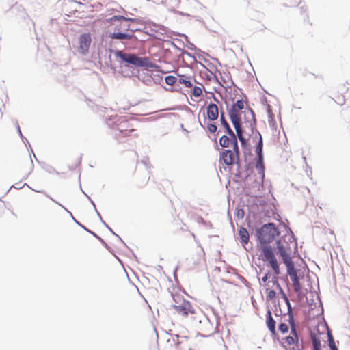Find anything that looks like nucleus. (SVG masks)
I'll return each instance as SVG.
<instances>
[{"instance_id":"nucleus-27","label":"nucleus","mask_w":350,"mask_h":350,"mask_svg":"<svg viewBox=\"0 0 350 350\" xmlns=\"http://www.w3.org/2000/svg\"><path fill=\"white\" fill-rule=\"evenodd\" d=\"M232 138H233L234 143H233V150H232V152H233L234 154H237V156L239 157V146H238V143H237L236 136L234 135V137H232Z\"/></svg>"},{"instance_id":"nucleus-26","label":"nucleus","mask_w":350,"mask_h":350,"mask_svg":"<svg viewBox=\"0 0 350 350\" xmlns=\"http://www.w3.org/2000/svg\"><path fill=\"white\" fill-rule=\"evenodd\" d=\"M267 112L269 117V122H271L274 120V114L272 111L271 107L269 105L267 106Z\"/></svg>"},{"instance_id":"nucleus-1","label":"nucleus","mask_w":350,"mask_h":350,"mask_svg":"<svg viewBox=\"0 0 350 350\" xmlns=\"http://www.w3.org/2000/svg\"><path fill=\"white\" fill-rule=\"evenodd\" d=\"M229 116L236 130L237 137L243 146L245 144V140L243 136L241 122L243 120L246 122L254 120V112L243 99H239L232 105L229 110Z\"/></svg>"},{"instance_id":"nucleus-2","label":"nucleus","mask_w":350,"mask_h":350,"mask_svg":"<svg viewBox=\"0 0 350 350\" xmlns=\"http://www.w3.org/2000/svg\"><path fill=\"white\" fill-rule=\"evenodd\" d=\"M116 55L124 62L140 67L159 68V66L152 63L147 57H140L135 54L124 53L122 51H117Z\"/></svg>"},{"instance_id":"nucleus-17","label":"nucleus","mask_w":350,"mask_h":350,"mask_svg":"<svg viewBox=\"0 0 350 350\" xmlns=\"http://www.w3.org/2000/svg\"><path fill=\"white\" fill-rule=\"evenodd\" d=\"M220 120H221V122L222 124V125L224 126V127L226 129L227 133L232 137H234V132L232 131V130L230 129L228 123L227 122V121L226 120L225 118H224V113L221 112V116H220Z\"/></svg>"},{"instance_id":"nucleus-30","label":"nucleus","mask_w":350,"mask_h":350,"mask_svg":"<svg viewBox=\"0 0 350 350\" xmlns=\"http://www.w3.org/2000/svg\"><path fill=\"white\" fill-rule=\"evenodd\" d=\"M278 329L282 334H286L288 330V326L286 323H280Z\"/></svg>"},{"instance_id":"nucleus-20","label":"nucleus","mask_w":350,"mask_h":350,"mask_svg":"<svg viewBox=\"0 0 350 350\" xmlns=\"http://www.w3.org/2000/svg\"><path fill=\"white\" fill-rule=\"evenodd\" d=\"M262 147H263L262 138V136L260 135V139L258 142V144L256 146V152L258 157H263Z\"/></svg>"},{"instance_id":"nucleus-33","label":"nucleus","mask_w":350,"mask_h":350,"mask_svg":"<svg viewBox=\"0 0 350 350\" xmlns=\"http://www.w3.org/2000/svg\"><path fill=\"white\" fill-rule=\"evenodd\" d=\"M267 299H273L275 297L276 293L274 290H271L269 288V290H267Z\"/></svg>"},{"instance_id":"nucleus-34","label":"nucleus","mask_w":350,"mask_h":350,"mask_svg":"<svg viewBox=\"0 0 350 350\" xmlns=\"http://www.w3.org/2000/svg\"><path fill=\"white\" fill-rule=\"evenodd\" d=\"M344 101H345V99H344V98H342V99L340 100V102H338V101H336V102H337L338 104H342V103H344Z\"/></svg>"},{"instance_id":"nucleus-3","label":"nucleus","mask_w":350,"mask_h":350,"mask_svg":"<svg viewBox=\"0 0 350 350\" xmlns=\"http://www.w3.org/2000/svg\"><path fill=\"white\" fill-rule=\"evenodd\" d=\"M278 235L279 231L273 223L265 224L258 231V239L260 243L265 245L271 243Z\"/></svg>"},{"instance_id":"nucleus-11","label":"nucleus","mask_w":350,"mask_h":350,"mask_svg":"<svg viewBox=\"0 0 350 350\" xmlns=\"http://www.w3.org/2000/svg\"><path fill=\"white\" fill-rule=\"evenodd\" d=\"M206 116L208 120L215 121L219 117V109L216 104L210 103L206 107Z\"/></svg>"},{"instance_id":"nucleus-13","label":"nucleus","mask_w":350,"mask_h":350,"mask_svg":"<svg viewBox=\"0 0 350 350\" xmlns=\"http://www.w3.org/2000/svg\"><path fill=\"white\" fill-rule=\"evenodd\" d=\"M266 318H267L266 323H267V326L269 330L271 332V333L272 334L275 335L276 334L275 321L273 319V317L271 316V312L269 310L267 312Z\"/></svg>"},{"instance_id":"nucleus-22","label":"nucleus","mask_w":350,"mask_h":350,"mask_svg":"<svg viewBox=\"0 0 350 350\" xmlns=\"http://www.w3.org/2000/svg\"><path fill=\"white\" fill-rule=\"evenodd\" d=\"M219 144L222 147L226 148L230 145V139L226 135H223L219 139Z\"/></svg>"},{"instance_id":"nucleus-25","label":"nucleus","mask_w":350,"mask_h":350,"mask_svg":"<svg viewBox=\"0 0 350 350\" xmlns=\"http://www.w3.org/2000/svg\"><path fill=\"white\" fill-rule=\"evenodd\" d=\"M272 282H273V284H275V285L277 286V287H278V288H280V290L281 293H282V294H283V297H284V299L286 300V301L287 302V304L289 305L288 299V298H287L286 295L284 293L283 290H282V288L280 287V284H279V283H278V279H277V278H276V277H274V278H273V280Z\"/></svg>"},{"instance_id":"nucleus-29","label":"nucleus","mask_w":350,"mask_h":350,"mask_svg":"<svg viewBox=\"0 0 350 350\" xmlns=\"http://www.w3.org/2000/svg\"><path fill=\"white\" fill-rule=\"evenodd\" d=\"M202 94V89L200 87L195 86L193 89V95L195 97H199Z\"/></svg>"},{"instance_id":"nucleus-24","label":"nucleus","mask_w":350,"mask_h":350,"mask_svg":"<svg viewBox=\"0 0 350 350\" xmlns=\"http://www.w3.org/2000/svg\"><path fill=\"white\" fill-rule=\"evenodd\" d=\"M133 21V20L131 19V18H126L123 16H120V15H116V16H113V17L110 18L108 21L109 22H111V21Z\"/></svg>"},{"instance_id":"nucleus-23","label":"nucleus","mask_w":350,"mask_h":350,"mask_svg":"<svg viewBox=\"0 0 350 350\" xmlns=\"http://www.w3.org/2000/svg\"><path fill=\"white\" fill-rule=\"evenodd\" d=\"M165 81L167 85L172 86L176 83L177 78L174 76L169 75L165 77Z\"/></svg>"},{"instance_id":"nucleus-36","label":"nucleus","mask_w":350,"mask_h":350,"mask_svg":"<svg viewBox=\"0 0 350 350\" xmlns=\"http://www.w3.org/2000/svg\"><path fill=\"white\" fill-rule=\"evenodd\" d=\"M134 136H135V137H139V135H138L137 134H135V135H134Z\"/></svg>"},{"instance_id":"nucleus-16","label":"nucleus","mask_w":350,"mask_h":350,"mask_svg":"<svg viewBox=\"0 0 350 350\" xmlns=\"http://www.w3.org/2000/svg\"><path fill=\"white\" fill-rule=\"evenodd\" d=\"M109 38L111 39H119V40H124V39H131L133 38V35L124 33H111L109 34Z\"/></svg>"},{"instance_id":"nucleus-35","label":"nucleus","mask_w":350,"mask_h":350,"mask_svg":"<svg viewBox=\"0 0 350 350\" xmlns=\"http://www.w3.org/2000/svg\"><path fill=\"white\" fill-rule=\"evenodd\" d=\"M213 98H214V100H215L216 102L219 103L218 99H217V98H215V96H213Z\"/></svg>"},{"instance_id":"nucleus-18","label":"nucleus","mask_w":350,"mask_h":350,"mask_svg":"<svg viewBox=\"0 0 350 350\" xmlns=\"http://www.w3.org/2000/svg\"><path fill=\"white\" fill-rule=\"evenodd\" d=\"M311 340L314 350H321V340L317 334L313 333L311 334Z\"/></svg>"},{"instance_id":"nucleus-7","label":"nucleus","mask_w":350,"mask_h":350,"mask_svg":"<svg viewBox=\"0 0 350 350\" xmlns=\"http://www.w3.org/2000/svg\"><path fill=\"white\" fill-rule=\"evenodd\" d=\"M287 273L289 275L293 289L295 293L299 294L301 290V285L299 282V278L297 275V271L295 268L294 263L286 265Z\"/></svg>"},{"instance_id":"nucleus-8","label":"nucleus","mask_w":350,"mask_h":350,"mask_svg":"<svg viewBox=\"0 0 350 350\" xmlns=\"http://www.w3.org/2000/svg\"><path fill=\"white\" fill-rule=\"evenodd\" d=\"M92 38L89 33L81 34L79 38L78 51L82 55L86 54L90 49Z\"/></svg>"},{"instance_id":"nucleus-10","label":"nucleus","mask_w":350,"mask_h":350,"mask_svg":"<svg viewBox=\"0 0 350 350\" xmlns=\"http://www.w3.org/2000/svg\"><path fill=\"white\" fill-rule=\"evenodd\" d=\"M118 130L124 137L129 136L130 133L135 131L131 124H130L127 121L124 120H122L118 124Z\"/></svg>"},{"instance_id":"nucleus-5","label":"nucleus","mask_w":350,"mask_h":350,"mask_svg":"<svg viewBox=\"0 0 350 350\" xmlns=\"http://www.w3.org/2000/svg\"><path fill=\"white\" fill-rule=\"evenodd\" d=\"M262 260L264 262H269L270 267L272 268L274 273L276 275L280 274V270L279 267V264L278 263L277 259L275 258V254L273 251V249L268 245H264L262 247Z\"/></svg>"},{"instance_id":"nucleus-32","label":"nucleus","mask_w":350,"mask_h":350,"mask_svg":"<svg viewBox=\"0 0 350 350\" xmlns=\"http://www.w3.org/2000/svg\"><path fill=\"white\" fill-rule=\"evenodd\" d=\"M269 273H266L262 278V281L265 283V286H266V290H269V288H270V285H269V282H267L268 279H269Z\"/></svg>"},{"instance_id":"nucleus-9","label":"nucleus","mask_w":350,"mask_h":350,"mask_svg":"<svg viewBox=\"0 0 350 350\" xmlns=\"http://www.w3.org/2000/svg\"><path fill=\"white\" fill-rule=\"evenodd\" d=\"M220 160H221L225 165L230 166L238 163L239 159L237 154L232 152L231 150H223L220 153Z\"/></svg>"},{"instance_id":"nucleus-28","label":"nucleus","mask_w":350,"mask_h":350,"mask_svg":"<svg viewBox=\"0 0 350 350\" xmlns=\"http://www.w3.org/2000/svg\"><path fill=\"white\" fill-rule=\"evenodd\" d=\"M206 129L211 133H215L217 131V126L214 123L207 122L206 123Z\"/></svg>"},{"instance_id":"nucleus-12","label":"nucleus","mask_w":350,"mask_h":350,"mask_svg":"<svg viewBox=\"0 0 350 350\" xmlns=\"http://www.w3.org/2000/svg\"><path fill=\"white\" fill-rule=\"evenodd\" d=\"M291 334H290V336L285 338V342L288 345H294L295 343L298 342V339H299L297 333L296 332L295 325L294 322L293 321V318L291 317Z\"/></svg>"},{"instance_id":"nucleus-6","label":"nucleus","mask_w":350,"mask_h":350,"mask_svg":"<svg viewBox=\"0 0 350 350\" xmlns=\"http://www.w3.org/2000/svg\"><path fill=\"white\" fill-rule=\"evenodd\" d=\"M291 250V247L286 242L281 239L277 241V254L282 258L286 266L293 263L290 256Z\"/></svg>"},{"instance_id":"nucleus-21","label":"nucleus","mask_w":350,"mask_h":350,"mask_svg":"<svg viewBox=\"0 0 350 350\" xmlns=\"http://www.w3.org/2000/svg\"><path fill=\"white\" fill-rule=\"evenodd\" d=\"M256 168L258 170L260 174L264 175L265 167L263 165V157H258V160L256 163Z\"/></svg>"},{"instance_id":"nucleus-19","label":"nucleus","mask_w":350,"mask_h":350,"mask_svg":"<svg viewBox=\"0 0 350 350\" xmlns=\"http://www.w3.org/2000/svg\"><path fill=\"white\" fill-rule=\"evenodd\" d=\"M172 298L174 301V304L172 305H180L183 304V302L187 301V300H185L184 299V297L178 293H172Z\"/></svg>"},{"instance_id":"nucleus-15","label":"nucleus","mask_w":350,"mask_h":350,"mask_svg":"<svg viewBox=\"0 0 350 350\" xmlns=\"http://www.w3.org/2000/svg\"><path fill=\"white\" fill-rule=\"evenodd\" d=\"M178 82L184 85L186 88H191L193 86L192 77L185 75L178 74Z\"/></svg>"},{"instance_id":"nucleus-31","label":"nucleus","mask_w":350,"mask_h":350,"mask_svg":"<svg viewBox=\"0 0 350 350\" xmlns=\"http://www.w3.org/2000/svg\"><path fill=\"white\" fill-rule=\"evenodd\" d=\"M329 345L331 350H338L331 334H329Z\"/></svg>"},{"instance_id":"nucleus-4","label":"nucleus","mask_w":350,"mask_h":350,"mask_svg":"<svg viewBox=\"0 0 350 350\" xmlns=\"http://www.w3.org/2000/svg\"><path fill=\"white\" fill-rule=\"evenodd\" d=\"M176 312L183 318H189L191 321L196 320V309L189 301L183 302L180 305H172Z\"/></svg>"},{"instance_id":"nucleus-14","label":"nucleus","mask_w":350,"mask_h":350,"mask_svg":"<svg viewBox=\"0 0 350 350\" xmlns=\"http://www.w3.org/2000/svg\"><path fill=\"white\" fill-rule=\"evenodd\" d=\"M239 236L242 245L245 246L250 239L249 232L247 229L243 227H240L239 229Z\"/></svg>"}]
</instances>
